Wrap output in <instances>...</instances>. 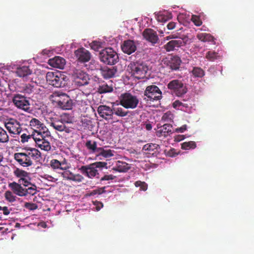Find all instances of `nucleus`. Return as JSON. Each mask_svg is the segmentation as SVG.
Returning a JSON list of instances; mask_svg holds the SVG:
<instances>
[{
	"label": "nucleus",
	"mask_w": 254,
	"mask_h": 254,
	"mask_svg": "<svg viewBox=\"0 0 254 254\" xmlns=\"http://www.w3.org/2000/svg\"><path fill=\"white\" fill-rule=\"evenodd\" d=\"M30 126L34 132L38 133V135L45 133L48 130L44 124L36 118H33L30 121Z\"/></svg>",
	"instance_id": "11"
},
{
	"label": "nucleus",
	"mask_w": 254,
	"mask_h": 254,
	"mask_svg": "<svg viewBox=\"0 0 254 254\" xmlns=\"http://www.w3.org/2000/svg\"><path fill=\"white\" fill-rule=\"evenodd\" d=\"M182 63L180 58L178 56L172 57L167 61V65L173 70H177L179 69Z\"/></svg>",
	"instance_id": "27"
},
{
	"label": "nucleus",
	"mask_w": 254,
	"mask_h": 254,
	"mask_svg": "<svg viewBox=\"0 0 254 254\" xmlns=\"http://www.w3.org/2000/svg\"><path fill=\"white\" fill-rule=\"evenodd\" d=\"M174 115L170 111L164 113L162 117V120L164 122H168L173 121Z\"/></svg>",
	"instance_id": "41"
},
{
	"label": "nucleus",
	"mask_w": 254,
	"mask_h": 254,
	"mask_svg": "<svg viewBox=\"0 0 254 254\" xmlns=\"http://www.w3.org/2000/svg\"><path fill=\"white\" fill-rule=\"evenodd\" d=\"M49 64L54 67L63 69L65 64V60L63 58L57 56L49 60Z\"/></svg>",
	"instance_id": "25"
},
{
	"label": "nucleus",
	"mask_w": 254,
	"mask_h": 254,
	"mask_svg": "<svg viewBox=\"0 0 254 254\" xmlns=\"http://www.w3.org/2000/svg\"><path fill=\"white\" fill-rule=\"evenodd\" d=\"M176 26V23L174 22H170L167 25V28L169 30H173Z\"/></svg>",
	"instance_id": "61"
},
{
	"label": "nucleus",
	"mask_w": 254,
	"mask_h": 254,
	"mask_svg": "<svg viewBox=\"0 0 254 254\" xmlns=\"http://www.w3.org/2000/svg\"><path fill=\"white\" fill-rule=\"evenodd\" d=\"M34 86L31 84H25L22 87V91L24 93L30 94L33 91Z\"/></svg>",
	"instance_id": "44"
},
{
	"label": "nucleus",
	"mask_w": 254,
	"mask_h": 254,
	"mask_svg": "<svg viewBox=\"0 0 254 254\" xmlns=\"http://www.w3.org/2000/svg\"><path fill=\"white\" fill-rule=\"evenodd\" d=\"M33 135L34 136V134H27L25 133H23L21 136V142L22 143H24L26 142H28L29 139H30L32 137L33 138Z\"/></svg>",
	"instance_id": "48"
},
{
	"label": "nucleus",
	"mask_w": 254,
	"mask_h": 254,
	"mask_svg": "<svg viewBox=\"0 0 254 254\" xmlns=\"http://www.w3.org/2000/svg\"><path fill=\"white\" fill-rule=\"evenodd\" d=\"M9 141L6 131L0 127V143H6Z\"/></svg>",
	"instance_id": "39"
},
{
	"label": "nucleus",
	"mask_w": 254,
	"mask_h": 254,
	"mask_svg": "<svg viewBox=\"0 0 254 254\" xmlns=\"http://www.w3.org/2000/svg\"><path fill=\"white\" fill-rule=\"evenodd\" d=\"M74 54L77 60L81 63H86L90 61L91 58L90 53L84 48L75 50Z\"/></svg>",
	"instance_id": "14"
},
{
	"label": "nucleus",
	"mask_w": 254,
	"mask_h": 254,
	"mask_svg": "<svg viewBox=\"0 0 254 254\" xmlns=\"http://www.w3.org/2000/svg\"><path fill=\"white\" fill-rule=\"evenodd\" d=\"M17 75L23 78L24 80L31 81L32 78L30 76L32 74V71L28 66H22L18 67L16 71Z\"/></svg>",
	"instance_id": "16"
},
{
	"label": "nucleus",
	"mask_w": 254,
	"mask_h": 254,
	"mask_svg": "<svg viewBox=\"0 0 254 254\" xmlns=\"http://www.w3.org/2000/svg\"><path fill=\"white\" fill-rule=\"evenodd\" d=\"M32 186L28 187V188H25V192L26 196L28 194L34 195L37 193V187L34 185H31Z\"/></svg>",
	"instance_id": "42"
},
{
	"label": "nucleus",
	"mask_w": 254,
	"mask_h": 254,
	"mask_svg": "<svg viewBox=\"0 0 254 254\" xmlns=\"http://www.w3.org/2000/svg\"><path fill=\"white\" fill-rule=\"evenodd\" d=\"M2 156L0 154V162H1L2 160Z\"/></svg>",
	"instance_id": "64"
},
{
	"label": "nucleus",
	"mask_w": 254,
	"mask_h": 254,
	"mask_svg": "<svg viewBox=\"0 0 254 254\" xmlns=\"http://www.w3.org/2000/svg\"><path fill=\"white\" fill-rule=\"evenodd\" d=\"M62 166L61 162L57 159H53L51 161V166L54 169H59L63 170L64 168H62Z\"/></svg>",
	"instance_id": "46"
},
{
	"label": "nucleus",
	"mask_w": 254,
	"mask_h": 254,
	"mask_svg": "<svg viewBox=\"0 0 254 254\" xmlns=\"http://www.w3.org/2000/svg\"><path fill=\"white\" fill-rule=\"evenodd\" d=\"M116 177L113 175H106L101 179V181H108L114 180Z\"/></svg>",
	"instance_id": "56"
},
{
	"label": "nucleus",
	"mask_w": 254,
	"mask_h": 254,
	"mask_svg": "<svg viewBox=\"0 0 254 254\" xmlns=\"http://www.w3.org/2000/svg\"><path fill=\"white\" fill-rule=\"evenodd\" d=\"M62 176L64 179L78 183L82 182L84 179V178L80 174H74L69 171L64 172L62 173Z\"/></svg>",
	"instance_id": "26"
},
{
	"label": "nucleus",
	"mask_w": 254,
	"mask_h": 254,
	"mask_svg": "<svg viewBox=\"0 0 254 254\" xmlns=\"http://www.w3.org/2000/svg\"><path fill=\"white\" fill-rule=\"evenodd\" d=\"M46 79L47 82L55 87L61 88L65 87L68 83L67 77L61 72H48Z\"/></svg>",
	"instance_id": "1"
},
{
	"label": "nucleus",
	"mask_w": 254,
	"mask_h": 254,
	"mask_svg": "<svg viewBox=\"0 0 254 254\" xmlns=\"http://www.w3.org/2000/svg\"><path fill=\"white\" fill-rule=\"evenodd\" d=\"M72 76L76 85L79 86L86 85L88 84L89 77L85 72L78 69H75Z\"/></svg>",
	"instance_id": "9"
},
{
	"label": "nucleus",
	"mask_w": 254,
	"mask_h": 254,
	"mask_svg": "<svg viewBox=\"0 0 254 254\" xmlns=\"http://www.w3.org/2000/svg\"><path fill=\"white\" fill-rule=\"evenodd\" d=\"M14 158L23 167H29L33 164V160L30 159L27 152L15 153L14 154Z\"/></svg>",
	"instance_id": "10"
},
{
	"label": "nucleus",
	"mask_w": 254,
	"mask_h": 254,
	"mask_svg": "<svg viewBox=\"0 0 254 254\" xmlns=\"http://www.w3.org/2000/svg\"><path fill=\"white\" fill-rule=\"evenodd\" d=\"M61 164H62V168H64L63 170H66L67 168H68V166H67L66 164L65 163V161H64L63 162H61Z\"/></svg>",
	"instance_id": "62"
},
{
	"label": "nucleus",
	"mask_w": 254,
	"mask_h": 254,
	"mask_svg": "<svg viewBox=\"0 0 254 254\" xmlns=\"http://www.w3.org/2000/svg\"><path fill=\"white\" fill-rule=\"evenodd\" d=\"M134 185L136 187H140L141 190L145 191L147 189V185L144 182L137 181L135 182Z\"/></svg>",
	"instance_id": "47"
},
{
	"label": "nucleus",
	"mask_w": 254,
	"mask_h": 254,
	"mask_svg": "<svg viewBox=\"0 0 254 254\" xmlns=\"http://www.w3.org/2000/svg\"><path fill=\"white\" fill-rule=\"evenodd\" d=\"M14 174L17 177L20 178V179L25 178L28 176L27 172L18 168L14 171Z\"/></svg>",
	"instance_id": "43"
},
{
	"label": "nucleus",
	"mask_w": 254,
	"mask_h": 254,
	"mask_svg": "<svg viewBox=\"0 0 254 254\" xmlns=\"http://www.w3.org/2000/svg\"><path fill=\"white\" fill-rule=\"evenodd\" d=\"M8 187L10 188L14 194L19 196H25L26 193L25 188L22 186L19 183L15 182L10 183L8 184Z\"/></svg>",
	"instance_id": "19"
},
{
	"label": "nucleus",
	"mask_w": 254,
	"mask_h": 254,
	"mask_svg": "<svg viewBox=\"0 0 254 254\" xmlns=\"http://www.w3.org/2000/svg\"><path fill=\"white\" fill-rule=\"evenodd\" d=\"M25 207L30 210H33L37 208V206L36 204L30 202H26L25 203Z\"/></svg>",
	"instance_id": "54"
},
{
	"label": "nucleus",
	"mask_w": 254,
	"mask_h": 254,
	"mask_svg": "<svg viewBox=\"0 0 254 254\" xmlns=\"http://www.w3.org/2000/svg\"><path fill=\"white\" fill-rule=\"evenodd\" d=\"M187 129V126L186 125H184L180 127L176 128L175 129V131L177 132H184Z\"/></svg>",
	"instance_id": "57"
},
{
	"label": "nucleus",
	"mask_w": 254,
	"mask_h": 254,
	"mask_svg": "<svg viewBox=\"0 0 254 254\" xmlns=\"http://www.w3.org/2000/svg\"><path fill=\"white\" fill-rule=\"evenodd\" d=\"M100 61L105 64L114 65L119 60L117 53L111 48H107L102 50L99 53Z\"/></svg>",
	"instance_id": "3"
},
{
	"label": "nucleus",
	"mask_w": 254,
	"mask_h": 254,
	"mask_svg": "<svg viewBox=\"0 0 254 254\" xmlns=\"http://www.w3.org/2000/svg\"><path fill=\"white\" fill-rule=\"evenodd\" d=\"M113 152H114V151L111 149L105 150L102 147H99L96 155L97 156H102L104 158H107L113 156Z\"/></svg>",
	"instance_id": "34"
},
{
	"label": "nucleus",
	"mask_w": 254,
	"mask_h": 254,
	"mask_svg": "<svg viewBox=\"0 0 254 254\" xmlns=\"http://www.w3.org/2000/svg\"><path fill=\"white\" fill-rule=\"evenodd\" d=\"M218 57V53L214 51H209L206 53V58L211 61L217 59Z\"/></svg>",
	"instance_id": "45"
},
{
	"label": "nucleus",
	"mask_w": 254,
	"mask_h": 254,
	"mask_svg": "<svg viewBox=\"0 0 254 254\" xmlns=\"http://www.w3.org/2000/svg\"><path fill=\"white\" fill-rule=\"evenodd\" d=\"M0 211H2L3 214L5 215H7L10 213V211L7 206L2 207L0 206Z\"/></svg>",
	"instance_id": "58"
},
{
	"label": "nucleus",
	"mask_w": 254,
	"mask_h": 254,
	"mask_svg": "<svg viewBox=\"0 0 254 254\" xmlns=\"http://www.w3.org/2000/svg\"><path fill=\"white\" fill-rule=\"evenodd\" d=\"M92 164L95 165L94 167L96 169H97V168H102L104 167H106L107 168L106 166L107 165V163L106 162H97L92 163Z\"/></svg>",
	"instance_id": "53"
},
{
	"label": "nucleus",
	"mask_w": 254,
	"mask_h": 254,
	"mask_svg": "<svg viewBox=\"0 0 254 254\" xmlns=\"http://www.w3.org/2000/svg\"><path fill=\"white\" fill-rule=\"evenodd\" d=\"M94 204L96 206V210L98 211L103 206V203L98 201H95L94 202Z\"/></svg>",
	"instance_id": "59"
},
{
	"label": "nucleus",
	"mask_w": 254,
	"mask_h": 254,
	"mask_svg": "<svg viewBox=\"0 0 254 254\" xmlns=\"http://www.w3.org/2000/svg\"><path fill=\"white\" fill-rule=\"evenodd\" d=\"M4 126L9 133L12 134L13 137H15L16 135H19L23 132L20 122L13 118L7 119L4 123Z\"/></svg>",
	"instance_id": "6"
},
{
	"label": "nucleus",
	"mask_w": 254,
	"mask_h": 254,
	"mask_svg": "<svg viewBox=\"0 0 254 254\" xmlns=\"http://www.w3.org/2000/svg\"><path fill=\"white\" fill-rule=\"evenodd\" d=\"M12 102L17 108L29 112L30 111V103L28 98L20 94H14L12 97Z\"/></svg>",
	"instance_id": "7"
},
{
	"label": "nucleus",
	"mask_w": 254,
	"mask_h": 254,
	"mask_svg": "<svg viewBox=\"0 0 254 254\" xmlns=\"http://www.w3.org/2000/svg\"><path fill=\"white\" fill-rule=\"evenodd\" d=\"M94 165L90 164L88 165L82 166L79 170L85 176L89 178H92L99 174L98 170L95 169Z\"/></svg>",
	"instance_id": "15"
},
{
	"label": "nucleus",
	"mask_w": 254,
	"mask_h": 254,
	"mask_svg": "<svg viewBox=\"0 0 254 254\" xmlns=\"http://www.w3.org/2000/svg\"><path fill=\"white\" fill-rule=\"evenodd\" d=\"M66 115L62 116L61 121H55L51 123L50 126L58 131H65L66 132H68L69 128L65 127L64 123H71V120L69 119L66 120Z\"/></svg>",
	"instance_id": "12"
},
{
	"label": "nucleus",
	"mask_w": 254,
	"mask_h": 254,
	"mask_svg": "<svg viewBox=\"0 0 254 254\" xmlns=\"http://www.w3.org/2000/svg\"><path fill=\"white\" fill-rule=\"evenodd\" d=\"M104 192V188H100L92 190L90 193V195L93 196L96 194H101Z\"/></svg>",
	"instance_id": "55"
},
{
	"label": "nucleus",
	"mask_w": 254,
	"mask_h": 254,
	"mask_svg": "<svg viewBox=\"0 0 254 254\" xmlns=\"http://www.w3.org/2000/svg\"><path fill=\"white\" fill-rule=\"evenodd\" d=\"M196 147V144L194 141L185 142L182 144V149L184 150L194 149Z\"/></svg>",
	"instance_id": "40"
},
{
	"label": "nucleus",
	"mask_w": 254,
	"mask_h": 254,
	"mask_svg": "<svg viewBox=\"0 0 254 254\" xmlns=\"http://www.w3.org/2000/svg\"><path fill=\"white\" fill-rule=\"evenodd\" d=\"M100 71L101 75L104 78L109 79L113 77L117 70L114 67L109 68L104 66L100 69Z\"/></svg>",
	"instance_id": "28"
},
{
	"label": "nucleus",
	"mask_w": 254,
	"mask_h": 254,
	"mask_svg": "<svg viewBox=\"0 0 254 254\" xmlns=\"http://www.w3.org/2000/svg\"><path fill=\"white\" fill-rule=\"evenodd\" d=\"M184 43L182 39L172 40L164 45V48L167 52L172 51L183 46Z\"/></svg>",
	"instance_id": "22"
},
{
	"label": "nucleus",
	"mask_w": 254,
	"mask_h": 254,
	"mask_svg": "<svg viewBox=\"0 0 254 254\" xmlns=\"http://www.w3.org/2000/svg\"><path fill=\"white\" fill-rule=\"evenodd\" d=\"M129 113V111H125L122 107H113V115L114 114L120 117L127 116Z\"/></svg>",
	"instance_id": "35"
},
{
	"label": "nucleus",
	"mask_w": 254,
	"mask_h": 254,
	"mask_svg": "<svg viewBox=\"0 0 254 254\" xmlns=\"http://www.w3.org/2000/svg\"><path fill=\"white\" fill-rule=\"evenodd\" d=\"M197 38L203 42H212L214 41V37L209 33H200L196 35Z\"/></svg>",
	"instance_id": "33"
},
{
	"label": "nucleus",
	"mask_w": 254,
	"mask_h": 254,
	"mask_svg": "<svg viewBox=\"0 0 254 254\" xmlns=\"http://www.w3.org/2000/svg\"><path fill=\"white\" fill-rule=\"evenodd\" d=\"M113 91L112 84H108L105 82L100 83L97 88V91L100 94L110 93Z\"/></svg>",
	"instance_id": "30"
},
{
	"label": "nucleus",
	"mask_w": 254,
	"mask_h": 254,
	"mask_svg": "<svg viewBox=\"0 0 254 254\" xmlns=\"http://www.w3.org/2000/svg\"><path fill=\"white\" fill-rule=\"evenodd\" d=\"M4 197L8 202L12 203L16 201V196L13 194V192L7 190L4 193Z\"/></svg>",
	"instance_id": "38"
},
{
	"label": "nucleus",
	"mask_w": 254,
	"mask_h": 254,
	"mask_svg": "<svg viewBox=\"0 0 254 254\" xmlns=\"http://www.w3.org/2000/svg\"><path fill=\"white\" fill-rule=\"evenodd\" d=\"M171 18V14L167 12L160 11L156 14V19L158 22H165Z\"/></svg>",
	"instance_id": "31"
},
{
	"label": "nucleus",
	"mask_w": 254,
	"mask_h": 254,
	"mask_svg": "<svg viewBox=\"0 0 254 254\" xmlns=\"http://www.w3.org/2000/svg\"><path fill=\"white\" fill-rule=\"evenodd\" d=\"M142 35L146 41L150 42L152 45L157 43L159 41L157 32L152 29H145L142 33Z\"/></svg>",
	"instance_id": "18"
},
{
	"label": "nucleus",
	"mask_w": 254,
	"mask_h": 254,
	"mask_svg": "<svg viewBox=\"0 0 254 254\" xmlns=\"http://www.w3.org/2000/svg\"><path fill=\"white\" fill-rule=\"evenodd\" d=\"M90 47L92 49L95 51H98L101 48V43L97 41H93L90 44Z\"/></svg>",
	"instance_id": "51"
},
{
	"label": "nucleus",
	"mask_w": 254,
	"mask_h": 254,
	"mask_svg": "<svg viewBox=\"0 0 254 254\" xmlns=\"http://www.w3.org/2000/svg\"><path fill=\"white\" fill-rule=\"evenodd\" d=\"M85 146L91 153H95L97 155L99 147H97L96 141L90 140H87L85 143Z\"/></svg>",
	"instance_id": "32"
},
{
	"label": "nucleus",
	"mask_w": 254,
	"mask_h": 254,
	"mask_svg": "<svg viewBox=\"0 0 254 254\" xmlns=\"http://www.w3.org/2000/svg\"><path fill=\"white\" fill-rule=\"evenodd\" d=\"M192 75L195 77L201 78L204 75V71L198 67H193L191 71Z\"/></svg>",
	"instance_id": "37"
},
{
	"label": "nucleus",
	"mask_w": 254,
	"mask_h": 254,
	"mask_svg": "<svg viewBox=\"0 0 254 254\" xmlns=\"http://www.w3.org/2000/svg\"><path fill=\"white\" fill-rule=\"evenodd\" d=\"M167 87L178 97L182 96L187 92L186 85L182 81L178 79L171 81L168 84Z\"/></svg>",
	"instance_id": "5"
},
{
	"label": "nucleus",
	"mask_w": 254,
	"mask_h": 254,
	"mask_svg": "<svg viewBox=\"0 0 254 254\" xmlns=\"http://www.w3.org/2000/svg\"><path fill=\"white\" fill-rule=\"evenodd\" d=\"M27 153L32 160H37L41 158L40 152L35 148L31 149L29 151H27Z\"/></svg>",
	"instance_id": "36"
},
{
	"label": "nucleus",
	"mask_w": 254,
	"mask_h": 254,
	"mask_svg": "<svg viewBox=\"0 0 254 254\" xmlns=\"http://www.w3.org/2000/svg\"><path fill=\"white\" fill-rule=\"evenodd\" d=\"M130 169V164L125 162L118 161L113 170L119 172H126Z\"/></svg>",
	"instance_id": "29"
},
{
	"label": "nucleus",
	"mask_w": 254,
	"mask_h": 254,
	"mask_svg": "<svg viewBox=\"0 0 254 254\" xmlns=\"http://www.w3.org/2000/svg\"><path fill=\"white\" fill-rule=\"evenodd\" d=\"M40 135L42 138H37L33 135V139L35 140L37 146L44 151H48L50 150L51 146L50 142L44 138L42 134Z\"/></svg>",
	"instance_id": "24"
},
{
	"label": "nucleus",
	"mask_w": 254,
	"mask_h": 254,
	"mask_svg": "<svg viewBox=\"0 0 254 254\" xmlns=\"http://www.w3.org/2000/svg\"><path fill=\"white\" fill-rule=\"evenodd\" d=\"M59 99L57 102L58 105L63 110H69L72 107V101L69 97L65 93H62L59 96Z\"/></svg>",
	"instance_id": "13"
},
{
	"label": "nucleus",
	"mask_w": 254,
	"mask_h": 254,
	"mask_svg": "<svg viewBox=\"0 0 254 254\" xmlns=\"http://www.w3.org/2000/svg\"><path fill=\"white\" fill-rule=\"evenodd\" d=\"M121 48L124 53L130 55L136 51V46L133 41L127 40L124 42Z\"/></svg>",
	"instance_id": "21"
},
{
	"label": "nucleus",
	"mask_w": 254,
	"mask_h": 254,
	"mask_svg": "<svg viewBox=\"0 0 254 254\" xmlns=\"http://www.w3.org/2000/svg\"><path fill=\"white\" fill-rule=\"evenodd\" d=\"M18 183L23 187H28L29 185L32 184L30 182L27 181L25 178H21L18 180Z\"/></svg>",
	"instance_id": "52"
},
{
	"label": "nucleus",
	"mask_w": 254,
	"mask_h": 254,
	"mask_svg": "<svg viewBox=\"0 0 254 254\" xmlns=\"http://www.w3.org/2000/svg\"><path fill=\"white\" fill-rule=\"evenodd\" d=\"M188 108L189 105L187 104L184 103L179 100H176L173 103V107L175 109H179L181 107Z\"/></svg>",
	"instance_id": "49"
},
{
	"label": "nucleus",
	"mask_w": 254,
	"mask_h": 254,
	"mask_svg": "<svg viewBox=\"0 0 254 254\" xmlns=\"http://www.w3.org/2000/svg\"><path fill=\"white\" fill-rule=\"evenodd\" d=\"M184 135H178L175 136L174 140L176 142H179L184 139Z\"/></svg>",
	"instance_id": "60"
},
{
	"label": "nucleus",
	"mask_w": 254,
	"mask_h": 254,
	"mask_svg": "<svg viewBox=\"0 0 254 254\" xmlns=\"http://www.w3.org/2000/svg\"><path fill=\"white\" fill-rule=\"evenodd\" d=\"M100 117L106 120L113 119V108L106 105H100L97 108Z\"/></svg>",
	"instance_id": "17"
},
{
	"label": "nucleus",
	"mask_w": 254,
	"mask_h": 254,
	"mask_svg": "<svg viewBox=\"0 0 254 254\" xmlns=\"http://www.w3.org/2000/svg\"><path fill=\"white\" fill-rule=\"evenodd\" d=\"M160 146L156 143H147L144 145L142 150L146 154L156 156L159 152Z\"/></svg>",
	"instance_id": "20"
},
{
	"label": "nucleus",
	"mask_w": 254,
	"mask_h": 254,
	"mask_svg": "<svg viewBox=\"0 0 254 254\" xmlns=\"http://www.w3.org/2000/svg\"><path fill=\"white\" fill-rule=\"evenodd\" d=\"M119 100L120 104L126 109H135L139 103L137 97L129 93L122 94Z\"/></svg>",
	"instance_id": "4"
},
{
	"label": "nucleus",
	"mask_w": 254,
	"mask_h": 254,
	"mask_svg": "<svg viewBox=\"0 0 254 254\" xmlns=\"http://www.w3.org/2000/svg\"><path fill=\"white\" fill-rule=\"evenodd\" d=\"M144 95L148 98V100L151 101L159 100L162 97L161 91L158 86L155 85L147 86Z\"/></svg>",
	"instance_id": "8"
},
{
	"label": "nucleus",
	"mask_w": 254,
	"mask_h": 254,
	"mask_svg": "<svg viewBox=\"0 0 254 254\" xmlns=\"http://www.w3.org/2000/svg\"><path fill=\"white\" fill-rule=\"evenodd\" d=\"M152 125L150 124H146L145 125V128L147 130H150L152 129Z\"/></svg>",
	"instance_id": "63"
},
{
	"label": "nucleus",
	"mask_w": 254,
	"mask_h": 254,
	"mask_svg": "<svg viewBox=\"0 0 254 254\" xmlns=\"http://www.w3.org/2000/svg\"><path fill=\"white\" fill-rule=\"evenodd\" d=\"M131 75L137 79L143 78L148 70V66L143 62H131L128 66Z\"/></svg>",
	"instance_id": "2"
},
{
	"label": "nucleus",
	"mask_w": 254,
	"mask_h": 254,
	"mask_svg": "<svg viewBox=\"0 0 254 254\" xmlns=\"http://www.w3.org/2000/svg\"><path fill=\"white\" fill-rule=\"evenodd\" d=\"M172 126L170 124H165L160 127L156 131V135L158 137H166L172 133Z\"/></svg>",
	"instance_id": "23"
},
{
	"label": "nucleus",
	"mask_w": 254,
	"mask_h": 254,
	"mask_svg": "<svg viewBox=\"0 0 254 254\" xmlns=\"http://www.w3.org/2000/svg\"><path fill=\"white\" fill-rule=\"evenodd\" d=\"M191 20L194 24L197 26H199L202 24V22L200 20V17L197 15H192Z\"/></svg>",
	"instance_id": "50"
}]
</instances>
